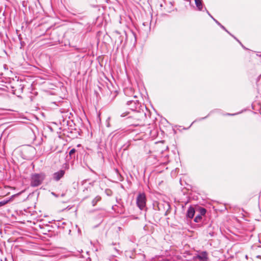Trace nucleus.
Wrapping results in <instances>:
<instances>
[{
	"mask_svg": "<svg viewBox=\"0 0 261 261\" xmlns=\"http://www.w3.org/2000/svg\"><path fill=\"white\" fill-rule=\"evenodd\" d=\"M126 118V123L130 125L138 126L142 122L145 114L143 112L135 111L131 115L129 112L123 113L121 114V117H124L127 116Z\"/></svg>",
	"mask_w": 261,
	"mask_h": 261,
	"instance_id": "nucleus-1",
	"label": "nucleus"
},
{
	"mask_svg": "<svg viewBox=\"0 0 261 261\" xmlns=\"http://www.w3.org/2000/svg\"><path fill=\"white\" fill-rule=\"evenodd\" d=\"M45 175L43 173L32 174L31 177V186L37 187L40 185L44 180Z\"/></svg>",
	"mask_w": 261,
	"mask_h": 261,
	"instance_id": "nucleus-2",
	"label": "nucleus"
},
{
	"mask_svg": "<svg viewBox=\"0 0 261 261\" xmlns=\"http://www.w3.org/2000/svg\"><path fill=\"white\" fill-rule=\"evenodd\" d=\"M126 105L133 112L137 111V109L141 106L138 100H129L127 101Z\"/></svg>",
	"mask_w": 261,
	"mask_h": 261,
	"instance_id": "nucleus-3",
	"label": "nucleus"
},
{
	"mask_svg": "<svg viewBox=\"0 0 261 261\" xmlns=\"http://www.w3.org/2000/svg\"><path fill=\"white\" fill-rule=\"evenodd\" d=\"M65 173V171L64 170H60L54 173L53 175V179L57 181H59L64 176Z\"/></svg>",
	"mask_w": 261,
	"mask_h": 261,
	"instance_id": "nucleus-4",
	"label": "nucleus"
},
{
	"mask_svg": "<svg viewBox=\"0 0 261 261\" xmlns=\"http://www.w3.org/2000/svg\"><path fill=\"white\" fill-rule=\"evenodd\" d=\"M146 202V197H137V203L141 210H142L145 206Z\"/></svg>",
	"mask_w": 261,
	"mask_h": 261,
	"instance_id": "nucleus-5",
	"label": "nucleus"
},
{
	"mask_svg": "<svg viewBox=\"0 0 261 261\" xmlns=\"http://www.w3.org/2000/svg\"><path fill=\"white\" fill-rule=\"evenodd\" d=\"M195 5L197 8V10L199 11H202L203 8V4L202 0H194Z\"/></svg>",
	"mask_w": 261,
	"mask_h": 261,
	"instance_id": "nucleus-6",
	"label": "nucleus"
},
{
	"mask_svg": "<svg viewBox=\"0 0 261 261\" xmlns=\"http://www.w3.org/2000/svg\"><path fill=\"white\" fill-rule=\"evenodd\" d=\"M195 210L193 207H190L189 208L188 212H187V216L190 218H192L195 214Z\"/></svg>",
	"mask_w": 261,
	"mask_h": 261,
	"instance_id": "nucleus-7",
	"label": "nucleus"
},
{
	"mask_svg": "<svg viewBox=\"0 0 261 261\" xmlns=\"http://www.w3.org/2000/svg\"><path fill=\"white\" fill-rule=\"evenodd\" d=\"M214 21L218 25H219L223 30H224L225 31H226L227 33H228L230 35H231V34L226 29V28L222 25L218 20H217L216 19L213 18Z\"/></svg>",
	"mask_w": 261,
	"mask_h": 261,
	"instance_id": "nucleus-8",
	"label": "nucleus"
},
{
	"mask_svg": "<svg viewBox=\"0 0 261 261\" xmlns=\"http://www.w3.org/2000/svg\"><path fill=\"white\" fill-rule=\"evenodd\" d=\"M12 200V198H8L7 199H5L4 200L0 201V207L3 206L8 202H10Z\"/></svg>",
	"mask_w": 261,
	"mask_h": 261,
	"instance_id": "nucleus-9",
	"label": "nucleus"
},
{
	"mask_svg": "<svg viewBox=\"0 0 261 261\" xmlns=\"http://www.w3.org/2000/svg\"><path fill=\"white\" fill-rule=\"evenodd\" d=\"M76 152V150L75 148L71 149L69 152V155L70 156L71 158H75V152Z\"/></svg>",
	"mask_w": 261,
	"mask_h": 261,
	"instance_id": "nucleus-10",
	"label": "nucleus"
},
{
	"mask_svg": "<svg viewBox=\"0 0 261 261\" xmlns=\"http://www.w3.org/2000/svg\"><path fill=\"white\" fill-rule=\"evenodd\" d=\"M198 212L199 213V215L201 216H203L206 213V210L204 208L200 207L198 209Z\"/></svg>",
	"mask_w": 261,
	"mask_h": 261,
	"instance_id": "nucleus-11",
	"label": "nucleus"
},
{
	"mask_svg": "<svg viewBox=\"0 0 261 261\" xmlns=\"http://www.w3.org/2000/svg\"><path fill=\"white\" fill-rule=\"evenodd\" d=\"M202 220V216L198 214L197 215L194 219V221L195 222H199Z\"/></svg>",
	"mask_w": 261,
	"mask_h": 261,
	"instance_id": "nucleus-12",
	"label": "nucleus"
},
{
	"mask_svg": "<svg viewBox=\"0 0 261 261\" xmlns=\"http://www.w3.org/2000/svg\"><path fill=\"white\" fill-rule=\"evenodd\" d=\"M198 257L201 260H204L206 258V254L205 253H202V254L199 255Z\"/></svg>",
	"mask_w": 261,
	"mask_h": 261,
	"instance_id": "nucleus-13",
	"label": "nucleus"
},
{
	"mask_svg": "<svg viewBox=\"0 0 261 261\" xmlns=\"http://www.w3.org/2000/svg\"><path fill=\"white\" fill-rule=\"evenodd\" d=\"M231 36H232L236 40H237L239 43L241 45V46H242V47L243 48H244L245 49H248L247 48H246L242 43L239 40H238L234 36H233L232 34L231 35Z\"/></svg>",
	"mask_w": 261,
	"mask_h": 261,
	"instance_id": "nucleus-14",
	"label": "nucleus"
},
{
	"mask_svg": "<svg viewBox=\"0 0 261 261\" xmlns=\"http://www.w3.org/2000/svg\"><path fill=\"white\" fill-rule=\"evenodd\" d=\"M33 194L34 196H36V195L39 196L40 194V191L38 190H36V191H34V192H33Z\"/></svg>",
	"mask_w": 261,
	"mask_h": 261,
	"instance_id": "nucleus-15",
	"label": "nucleus"
},
{
	"mask_svg": "<svg viewBox=\"0 0 261 261\" xmlns=\"http://www.w3.org/2000/svg\"><path fill=\"white\" fill-rule=\"evenodd\" d=\"M240 113H241V112H239V113H234V114L227 113L226 115H228V116H234V115L239 114Z\"/></svg>",
	"mask_w": 261,
	"mask_h": 261,
	"instance_id": "nucleus-16",
	"label": "nucleus"
},
{
	"mask_svg": "<svg viewBox=\"0 0 261 261\" xmlns=\"http://www.w3.org/2000/svg\"><path fill=\"white\" fill-rule=\"evenodd\" d=\"M207 117V116H206V117H203V118H199V119H197V120H198V121H200V120H201L204 119H205V118H206Z\"/></svg>",
	"mask_w": 261,
	"mask_h": 261,
	"instance_id": "nucleus-17",
	"label": "nucleus"
},
{
	"mask_svg": "<svg viewBox=\"0 0 261 261\" xmlns=\"http://www.w3.org/2000/svg\"><path fill=\"white\" fill-rule=\"evenodd\" d=\"M128 90H129V89H125V90H124V92L125 94H126V95L127 94V91H128Z\"/></svg>",
	"mask_w": 261,
	"mask_h": 261,
	"instance_id": "nucleus-18",
	"label": "nucleus"
},
{
	"mask_svg": "<svg viewBox=\"0 0 261 261\" xmlns=\"http://www.w3.org/2000/svg\"><path fill=\"white\" fill-rule=\"evenodd\" d=\"M204 10L206 11V13L208 14V15L210 16L211 14L209 13V12L207 10L206 8H204Z\"/></svg>",
	"mask_w": 261,
	"mask_h": 261,
	"instance_id": "nucleus-19",
	"label": "nucleus"
},
{
	"mask_svg": "<svg viewBox=\"0 0 261 261\" xmlns=\"http://www.w3.org/2000/svg\"><path fill=\"white\" fill-rule=\"evenodd\" d=\"M138 196H145V195H144V194L139 193Z\"/></svg>",
	"mask_w": 261,
	"mask_h": 261,
	"instance_id": "nucleus-20",
	"label": "nucleus"
},
{
	"mask_svg": "<svg viewBox=\"0 0 261 261\" xmlns=\"http://www.w3.org/2000/svg\"><path fill=\"white\" fill-rule=\"evenodd\" d=\"M100 199V197H98V198L96 199V201H99Z\"/></svg>",
	"mask_w": 261,
	"mask_h": 261,
	"instance_id": "nucleus-21",
	"label": "nucleus"
},
{
	"mask_svg": "<svg viewBox=\"0 0 261 261\" xmlns=\"http://www.w3.org/2000/svg\"><path fill=\"white\" fill-rule=\"evenodd\" d=\"M12 196H18V194H14V195H13Z\"/></svg>",
	"mask_w": 261,
	"mask_h": 261,
	"instance_id": "nucleus-22",
	"label": "nucleus"
},
{
	"mask_svg": "<svg viewBox=\"0 0 261 261\" xmlns=\"http://www.w3.org/2000/svg\"><path fill=\"white\" fill-rule=\"evenodd\" d=\"M210 16L213 19L214 18L211 15H210Z\"/></svg>",
	"mask_w": 261,
	"mask_h": 261,
	"instance_id": "nucleus-23",
	"label": "nucleus"
},
{
	"mask_svg": "<svg viewBox=\"0 0 261 261\" xmlns=\"http://www.w3.org/2000/svg\"><path fill=\"white\" fill-rule=\"evenodd\" d=\"M160 6L161 7H163V4H160Z\"/></svg>",
	"mask_w": 261,
	"mask_h": 261,
	"instance_id": "nucleus-24",
	"label": "nucleus"
},
{
	"mask_svg": "<svg viewBox=\"0 0 261 261\" xmlns=\"http://www.w3.org/2000/svg\"><path fill=\"white\" fill-rule=\"evenodd\" d=\"M188 194L189 195H191L192 194H191V193H188Z\"/></svg>",
	"mask_w": 261,
	"mask_h": 261,
	"instance_id": "nucleus-25",
	"label": "nucleus"
},
{
	"mask_svg": "<svg viewBox=\"0 0 261 261\" xmlns=\"http://www.w3.org/2000/svg\"><path fill=\"white\" fill-rule=\"evenodd\" d=\"M183 193H184V195H185V194H186L185 192L184 191Z\"/></svg>",
	"mask_w": 261,
	"mask_h": 261,
	"instance_id": "nucleus-26",
	"label": "nucleus"
},
{
	"mask_svg": "<svg viewBox=\"0 0 261 261\" xmlns=\"http://www.w3.org/2000/svg\"><path fill=\"white\" fill-rule=\"evenodd\" d=\"M52 194H53L54 196H56L55 194H54V193H52Z\"/></svg>",
	"mask_w": 261,
	"mask_h": 261,
	"instance_id": "nucleus-27",
	"label": "nucleus"
},
{
	"mask_svg": "<svg viewBox=\"0 0 261 261\" xmlns=\"http://www.w3.org/2000/svg\"><path fill=\"white\" fill-rule=\"evenodd\" d=\"M143 25H145V22H144V23H143Z\"/></svg>",
	"mask_w": 261,
	"mask_h": 261,
	"instance_id": "nucleus-28",
	"label": "nucleus"
},
{
	"mask_svg": "<svg viewBox=\"0 0 261 261\" xmlns=\"http://www.w3.org/2000/svg\"><path fill=\"white\" fill-rule=\"evenodd\" d=\"M259 56L261 57V55Z\"/></svg>",
	"mask_w": 261,
	"mask_h": 261,
	"instance_id": "nucleus-29",
	"label": "nucleus"
}]
</instances>
